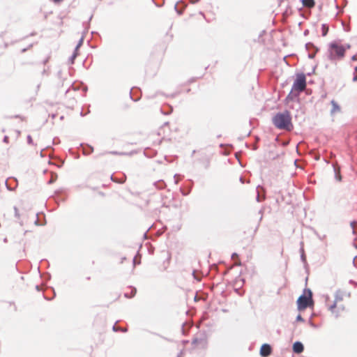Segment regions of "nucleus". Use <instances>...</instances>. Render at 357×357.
I'll use <instances>...</instances> for the list:
<instances>
[{"instance_id": "obj_12", "label": "nucleus", "mask_w": 357, "mask_h": 357, "mask_svg": "<svg viewBox=\"0 0 357 357\" xmlns=\"http://www.w3.org/2000/svg\"><path fill=\"white\" fill-rule=\"evenodd\" d=\"M140 257L138 256V255H136L134 259H133V264H134V266H135L136 264H140Z\"/></svg>"}, {"instance_id": "obj_2", "label": "nucleus", "mask_w": 357, "mask_h": 357, "mask_svg": "<svg viewBox=\"0 0 357 357\" xmlns=\"http://www.w3.org/2000/svg\"><path fill=\"white\" fill-rule=\"evenodd\" d=\"M350 48L349 45H343L340 42L334 41L330 43L328 47L329 58L331 60H340L344 56L347 50Z\"/></svg>"}, {"instance_id": "obj_8", "label": "nucleus", "mask_w": 357, "mask_h": 357, "mask_svg": "<svg viewBox=\"0 0 357 357\" xmlns=\"http://www.w3.org/2000/svg\"><path fill=\"white\" fill-rule=\"evenodd\" d=\"M302 3L303 6L309 8H313L315 6L314 0H302Z\"/></svg>"}, {"instance_id": "obj_1", "label": "nucleus", "mask_w": 357, "mask_h": 357, "mask_svg": "<svg viewBox=\"0 0 357 357\" xmlns=\"http://www.w3.org/2000/svg\"><path fill=\"white\" fill-rule=\"evenodd\" d=\"M275 126L279 129L291 130L293 128L291 116L288 111L277 114L273 119Z\"/></svg>"}, {"instance_id": "obj_10", "label": "nucleus", "mask_w": 357, "mask_h": 357, "mask_svg": "<svg viewBox=\"0 0 357 357\" xmlns=\"http://www.w3.org/2000/svg\"><path fill=\"white\" fill-rule=\"evenodd\" d=\"M202 344L203 346L206 344V342L203 340H199L198 339H195L192 341V344L196 347H197L198 344Z\"/></svg>"}, {"instance_id": "obj_6", "label": "nucleus", "mask_w": 357, "mask_h": 357, "mask_svg": "<svg viewBox=\"0 0 357 357\" xmlns=\"http://www.w3.org/2000/svg\"><path fill=\"white\" fill-rule=\"evenodd\" d=\"M271 347L268 344H264L260 349V355L263 357H267L271 355Z\"/></svg>"}, {"instance_id": "obj_7", "label": "nucleus", "mask_w": 357, "mask_h": 357, "mask_svg": "<svg viewBox=\"0 0 357 357\" xmlns=\"http://www.w3.org/2000/svg\"><path fill=\"white\" fill-rule=\"evenodd\" d=\"M303 349H304V347H303V344L300 342H296L293 344V351L294 353L301 354V352L303 351Z\"/></svg>"}, {"instance_id": "obj_13", "label": "nucleus", "mask_w": 357, "mask_h": 357, "mask_svg": "<svg viewBox=\"0 0 357 357\" xmlns=\"http://www.w3.org/2000/svg\"><path fill=\"white\" fill-rule=\"evenodd\" d=\"M355 70L357 72V67L355 68ZM356 80H357V75L354 77V81H356Z\"/></svg>"}, {"instance_id": "obj_4", "label": "nucleus", "mask_w": 357, "mask_h": 357, "mask_svg": "<svg viewBox=\"0 0 357 357\" xmlns=\"http://www.w3.org/2000/svg\"><path fill=\"white\" fill-rule=\"evenodd\" d=\"M328 308L336 317H342L346 312L345 303L340 297H336L333 304L331 305Z\"/></svg>"}, {"instance_id": "obj_16", "label": "nucleus", "mask_w": 357, "mask_h": 357, "mask_svg": "<svg viewBox=\"0 0 357 357\" xmlns=\"http://www.w3.org/2000/svg\"><path fill=\"white\" fill-rule=\"evenodd\" d=\"M196 18H197V20H202V17H201V16H197Z\"/></svg>"}, {"instance_id": "obj_17", "label": "nucleus", "mask_w": 357, "mask_h": 357, "mask_svg": "<svg viewBox=\"0 0 357 357\" xmlns=\"http://www.w3.org/2000/svg\"><path fill=\"white\" fill-rule=\"evenodd\" d=\"M351 226L354 228V222L351 223Z\"/></svg>"}, {"instance_id": "obj_15", "label": "nucleus", "mask_w": 357, "mask_h": 357, "mask_svg": "<svg viewBox=\"0 0 357 357\" xmlns=\"http://www.w3.org/2000/svg\"><path fill=\"white\" fill-rule=\"evenodd\" d=\"M53 1H54V2H56V3H57V2H60V1H61L62 0H53Z\"/></svg>"}, {"instance_id": "obj_11", "label": "nucleus", "mask_w": 357, "mask_h": 357, "mask_svg": "<svg viewBox=\"0 0 357 357\" xmlns=\"http://www.w3.org/2000/svg\"><path fill=\"white\" fill-rule=\"evenodd\" d=\"M321 31H322V36H325L328 33V27L326 24H322L321 26Z\"/></svg>"}, {"instance_id": "obj_5", "label": "nucleus", "mask_w": 357, "mask_h": 357, "mask_svg": "<svg viewBox=\"0 0 357 357\" xmlns=\"http://www.w3.org/2000/svg\"><path fill=\"white\" fill-rule=\"evenodd\" d=\"M306 87V78L305 75H298L292 86L291 93L296 92L298 94L300 92L304 91Z\"/></svg>"}, {"instance_id": "obj_3", "label": "nucleus", "mask_w": 357, "mask_h": 357, "mask_svg": "<svg viewBox=\"0 0 357 357\" xmlns=\"http://www.w3.org/2000/svg\"><path fill=\"white\" fill-rule=\"evenodd\" d=\"M313 305L312 294L311 290L305 289L303 294L297 300V307L303 311L308 307Z\"/></svg>"}, {"instance_id": "obj_14", "label": "nucleus", "mask_w": 357, "mask_h": 357, "mask_svg": "<svg viewBox=\"0 0 357 357\" xmlns=\"http://www.w3.org/2000/svg\"><path fill=\"white\" fill-rule=\"evenodd\" d=\"M297 320H298V321H302V320H303V319H302V317H301V315H298V316L297 317Z\"/></svg>"}, {"instance_id": "obj_9", "label": "nucleus", "mask_w": 357, "mask_h": 357, "mask_svg": "<svg viewBox=\"0 0 357 357\" xmlns=\"http://www.w3.org/2000/svg\"><path fill=\"white\" fill-rule=\"evenodd\" d=\"M331 105L333 107V108L331 109L332 114H335V113L340 112V107L338 105V104L335 100L331 101Z\"/></svg>"}]
</instances>
